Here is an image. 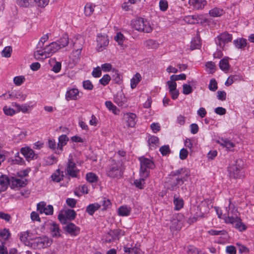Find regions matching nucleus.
<instances>
[{
  "label": "nucleus",
  "instance_id": "obj_1",
  "mask_svg": "<svg viewBox=\"0 0 254 254\" xmlns=\"http://www.w3.org/2000/svg\"><path fill=\"white\" fill-rule=\"evenodd\" d=\"M218 217L224 220L226 224H231L234 225V227L240 231H244L247 229L246 225L242 222V220L239 216L238 214H226L222 213L218 209V208H215Z\"/></svg>",
  "mask_w": 254,
  "mask_h": 254
},
{
  "label": "nucleus",
  "instance_id": "obj_2",
  "mask_svg": "<svg viewBox=\"0 0 254 254\" xmlns=\"http://www.w3.org/2000/svg\"><path fill=\"white\" fill-rule=\"evenodd\" d=\"M243 165V160L239 159L236 160L234 164L230 165L228 169L230 177L233 179H241L244 177L245 172Z\"/></svg>",
  "mask_w": 254,
  "mask_h": 254
},
{
  "label": "nucleus",
  "instance_id": "obj_3",
  "mask_svg": "<svg viewBox=\"0 0 254 254\" xmlns=\"http://www.w3.org/2000/svg\"><path fill=\"white\" fill-rule=\"evenodd\" d=\"M79 173L80 170L77 167L75 160L71 154H70L66 163L65 174L71 178H78Z\"/></svg>",
  "mask_w": 254,
  "mask_h": 254
},
{
  "label": "nucleus",
  "instance_id": "obj_4",
  "mask_svg": "<svg viewBox=\"0 0 254 254\" xmlns=\"http://www.w3.org/2000/svg\"><path fill=\"white\" fill-rule=\"evenodd\" d=\"M107 175L112 178H120L123 174L122 164L120 162L112 161L106 171Z\"/></svg>",
  "mask_w": 254,
  "mask_h": 254
},
{
  "label": "nucleus",
  "instance_id": "obj_5",
  "mask_svg": "<svg viewBox=\"0 0 254 254\" xmlns=\"http://www.w3.org/2000/svg\"><path fill=\"white\" fill-rule=\"evenodd\" d=\"M16 3L20 7H29L34 6L45 7L48 3L49 0H15Z\"/></svg>",
  "mask_w": 254,
  "mask_h": 254
},
{
  "label": "nucleus",
  "instance_id": "obj_6",
  "mask_svg": "<svg viewBox=\"0 0 254 254\" xmlns=\"http://www.w3.org/2000/svg\"><path fill=\"white\" fill-rule=\"evenodd\" d=\"M31 246L38 249H44L49 247L52 243V241L48 237L43 236L35 238L31 240Z\"/></svg>",
  "mask_w": 254,
  "mask_h": 254
},
{
  "label": "nucleus",
  "instance_id": "obj_7",
  "mask_svg": "<svg viewBox=\"0 0 254 254\" xmlns=\"http://www.w3.org/2000/svg\"><path fill=\"white\" fill-rule=\"evenodd\" d=\"M190 171L187 168H181L172 172V176L175 177L182 184L188 180L190 176Z\"/></svg>",
  "mask_w": 254,
  "mask_h": 254
},
{
  "label": "nucleus",
  "instance_id": "obj_8",
  "mask_svg": "<svg viewBox=\"0 0 254 254\" xmlns=\"http://www.w3.org/2000/svg\"><path fill=\"white\" fill-rule=\"evenodd\" d=\"M97 46L96 50L98 52L103 51L109 45V40L106 35L98 34L96 39Z\"/></svg>",
  "mask_w": 254,
  "mask_h": 254
},
{
  "label": "nucleus",
  "instance_id": "obj_9",
  "mask_svg": "<svg viewBox=\"0 0 254 254\" xmlns=\"http://www.w3.org/2000/svg\"><path fill=\"white\" fill-rule=\"evenodd\" d=\"M232 35L227 32L221 33L217 37L216 43L221 48H223L226 44L231 42Z\"/></svg>",
  "mask_w": 254,
  "mask_h": 254
},
{
  "label": "nucleus",
  "instance_id": "obj_10",
  "mask_svg": "<svg viewBox=\"0 0 254 254\" xmlns=\"http://www.w3.org/2000/svg\"><path fill=\"white\" fill-rule=\"evenodd\" d=\"M76 214V212L74 210L67 209L64 213L59 214L58 218L62 223H65L66 220H74Z\"/></svg>",
  "mask_w": 254,
  "mask_h": 254
},
{
  "label": "nucleus",
  "instance_id": "obj_11",
  "mask_svg": "<svg viewBox=\"0 0 254 254\" xmlns=\"http://www.w3.org/2000/svg\"><path fill=\"white\" fill-rule=\"evenodd\" d=\"M114 102L120 107L127 108L128 106L127 98L123 93H118L115 95Z\"/></svg>",
  "mask_w": 254,
  "mask_h": 254
},
{
  "label": "nucleus",
  "instance_id": "obj_12",
  "mask_svg": "<svg viewBox=\"0 0 254 254\" xmlns=\"http://www.w3.org/2000/svg\"><path fill=\"white\" fill-rule=\"evenodd\" d=\"M79 97V92L78 89L76 88H67L65 95L66 101L76 100Z\"/></svg>",
  "mask_w": 254,
  "mask_h": 254
},
{
  "label": "nucleus",
  "instance_id": "obj_13",
  "mask_svg": "<svg viewBox=\"0 0 254 254\" xmlns=\"http://www.w3.org/2000/svg\"><path fill=\"white\" fill-rule=\"evenodd\" d=\"M136 115L131 113H127L124 114L123 119L126 122L127 125L131 127H133L136 124Z\"/></svg>",
  "mask_w": 254,
  "mask_h": 254
},
{
  "label": "nucleus",
  "instance_id": "obj_14",
  "mask_svg": "<svg viewBox=\"0 0 254 254\" xmlns=\"http://www.w3.org/2000/svg\"><path fill=\"white\" fill-rule=\"evenodd\" d=\"M189 3L195 10H201L207 4L206 0H189Z\"/></svg>",
  "mask_w": 254,
  "mask_h": 254
},
{
  "label": "nucleus",
  "instance_id": "obj_15",
  "mask_svg": "<svg viewBox=\"0 0 254 254\" xmlns=\"http://www.w3.org/2000/svg\"><path fill=\"white\" fill-rule=\"evenodd\" d=\"M167 84L168 86L169 92L173 100L178 98L179 95V91L177 89V83L172 81H167Z\"/></svg>",
  "mask_w": 254,
  "mask_h": 254
},
{
  "label": "nucleus",
  "instance_id": "obj_16",
  "mask_svg": "<svg viewBox=\"0 0 254 254\" xmlns=\"http://www.w3.org/2000/svg\"><path fill=\"white\" fill-rule=\"evenodd\" d=\"M64 230L67 232L71 236H77L79 233L80 229L72 223H68L64 227Z\"/></svg>",
  "mask_w": 254,
  "mask_h": 254
},
{
  "label": "nucleus",
  "instance_id": "obj_17",
  "mask_svg": "<svg viewBox=\"0 0 254 254\" xmlns=\"http://www.w3.org/2000/svg\"><path fill=\"white\" fill-rule=\"evenodd\" d=\"M155 168L154 162L147 158H144V178L149 176L150 170Z\"/></svg>",
  "mask_w": 254,
  "mask_h": 254
},
{
  "label": "nucleus",
  "instance_id": "obj_18",
  "mask_svg": "<svg viewBox=\"0 0 254 254\" xmlns=\"http://www.w3.org/2000/svg\"><path fill=\"white\" fill-rule=\"evenodd\" d=\"M122 233V231L119 229H114L110 231L106 236V242H111L116 239H119V236L123 235L121 234Z\"/></svg>",
  "mask_w": 254,
  "mask_h": 254
},
{
  "label": "nucleus",
  "instance_id": "obj_19",
  "mask_svg": "<svg viewBox=\"0 0 254 254\" xmlns=\"http://www.w3.org/2000/svg\"><path fill=\"white\" fill-rule=\"evenodd\" d=\"M82 49V44H81L77 49L73 50L71 53L70 56V59L74 64H77L79 62L80 59Z\"/></svg>",
  "mask_w": 254,
  "mask_h": 254
},
{
  "label": "nucleus",
  "instance_id": "obj_20",
  "mask_svg": "<svg viewBox=\"0 0 254 254\" xmlns=\"http://www.w3.org/2000/svg\"><path fill=\"white\" fill-rule=\"evenodd\" d=\"M45 48L50 57L60 49L57 42H53Z\"/></svg>",
  "mask_w": 254,
  "mask_h": 254
},
{
  "label": "nucleus",
  "instance_id": "obj_21",
  "mask_svg": "<svg viewBox=\"0 0 254 254\" xmlns=\"http://www.w3.org/2000/svg\"><path fill=\"white\" fill-rule=\"evenodd\" d=\"M131 211V208L127 205H123L120 206L118 209V215L122 217H127L130 215Z\"/></svg>",
  "mask_w": 254,
  "mask_h": 254
},
{
  "label": "nucleus",
  "instance_id": "obj_22",
  "mask_svg": "<svg viewBox=\"0 0 254 254\" xmlns=\"http://www.w3.org/2000/svg\"><path fill=\"white\" fill-rule=\"evenodd\" d=\"M21 153L27 160L33 159L35 156L34 151L28 147L21 148Z\"/></svg>",
  "mask_w": 254,
  "mask_h": 254
},
{
  "label": "nucleus",
  "instance_id": "obj_23",
  "mask_svg": "<svg viewBox=\"0 0 254 254\" xmlns=\"http://www.w3.org/2000/svg\"><path fill=\"white\" fill-rule=\"evenodd\" d=\"M46 52L47 51L45 50V48H39V49L35 51L34 53L35 58L37 60H44L50 57L49 55Z\"/></svg>",
  "mask_w": 254,
  "mask_h": 254
},
{
  "label": "nucleus",
  "instance_id": "obj_24",
  "mask_svg": "<svg viewBox=\"0 0 254 254\" xmlns=\"http://www.w3.org/2000/svg\"><path fill=\"white\" fill-rule=\"evenodd\" d=\"M223 213L232 214L239 213L237 208L235 207V204L232 202L230 199L228 200V204H226L225 211Z\"/></svg>",
  "mask_w": 254,
  "mask_h": 254
},
{
  "label": "nucleus",
  "instance_id": "obj_25",
  "mask_svg": "<svg viewBox=\"0 0 254 254\" xmlns=\"http://www.w3.org/2000/svg\"><path fill=\"white\" fill-rule=\"evenodd\" d=\"M68 140V138L65 134H63L59 137V142L57 144V147L58 150H59L60 153L63 151V147L66 144Z\"/></svg>",
  "mask_w": 254,
  "mask_h": 254
},
{
  "label": "nucleus",
  "instance_id": "obj_26",
  "mask_svg": "<svg viewBox=\"0 0 254 254\" xmlns=\"http://www.w3.org/2000/svg\"><path fill=\"white\" fill-rule=\"evenodd\" d=\"M218 143L227 149L231 150L235 146V144L227 139L220 138L217 140Z\"/></svg>",
  "mask_w": 254,
  "mask_h": 254
},
{
  "label": "nucleus",
  "instance_id": "obj_27",
  "mask_svg": "<svg viewBox=\"0 0 254 254\" xmlns=\"http://www.w3.org/2000/svg\"><path fill=\"white\" fill-rule=\"evenodd\" d=\"M100 207L101 205L98 203L90 204L87 206L86 211L89 215L92 216Z\"/></svg>",
  "mask_w": 254,
  "mask_h": 254
},
{
  "label": "nucleus",
  "instance_id": "obj_28",
  "mask_svg": "<svg viewBox=\"0 0 254 254\" xmlns=\"http://www.w3.org/2000/svg\"><path fill=\"white\" fill-rule=\"evenodd\" d=\"M143 24V18L141 17H138L131 21V26L134 29L139 31H143L141 26Z\"/></svg>",
  "mask_w": 254,
  "mask_h": 254
},
{
  "label": "nucleus",
  "instance_id": "obj_29",
  "mask_svg": "<svg viewBox=\"0 0 254 254\" xmlns=\"http://www.w3.org/2000/svg\"><path fill=\"white\" fill-rule=\"evenodd\" d=\"M26 179L24 178H13L11 185L13 187H22L26 185Z\"/></svg>",
  "mask_w": 254,
  "mask_h": 254
},
{
  "label": "nucleus",
  "instance_id": "obj_30",
  "mask_svg": "<svg viewBox=\"0 0 254 254\" xmlns=\"http://www.w3.org/2000/svg\"><path fill=\"white\" fill-rule=\"evenodd\" d=\"M64 177V172L57 169L51 176L52 180L56 182H60Z\"/></svg>",
  "mask_w": 254,
  "mask_h": 254
},
{
  "label": "nucleus",
  "instance_id": "obj_31",
  "mask_svg": "<svg viewBox=\"0 0 254 254\" xmlns=\"http://www.w3.org/2000/svg\"><path fill=\"white\" fill-rule=\"evenodd\" d=\"M13 106L15 107L17 112H21L23 113H27L29 109L32 107V106H30L27 104L19 105L17 103H15Z\"/></svg>",
  "mask_w": 254,
  "mask_h": 254
},
{
  "label": "nucleus",
  "instance_id": "obj_32",
  "mask_svg": "<svg viewBox=\"0 0 254 254\" xmlns=\"http://www.w3.org/2000/svg\"><path fill=\"white\" fill-rule=\"evenodd\" d=\"M106 107L109 111L112 112L115 115H119L120 110L110 101H107L105 103Z\"/></svg>",
  "mask_w": 254,
  "mask_h": 254
},
{
  "label": "nucleus",
  "instance_id": "obj_33",
  "mask_svg": "<svg viewBox=\"0 0 254 254\" xmlns=\"http://www.w3.org/2000/svg\"><path fill=\"white\" fill-rule=\"evenodd\" d=\"M56 42H58L59 46L61 48H64L68 44V36L67 34H64L61 38Z\"/></svg>",
  "mask_w": 254,
  "mask_h": 254
},
{
  "label": "nucleus",
  "instance_id": "obj_34",
  "mask_svg": "<svg viewBox=\"0 0 254 254\" xmlns=\"http://www.w3.org/2000/svg\"><path fill=\"white\" fill-rule=\"evenodd\" d=\"M224 13V11L223 9L214 7L210 9L209 11V14L210 16L216 17L222 16Z\"/></svg>",
  "mask_w": 254,
  "mask_h": 254
},
{
  "label": "nucleus",
  "instance_id": "obj_35",
  "mask_svg": "<svg viewBox=\"0 0 254 254\" xmlns=\"http://www.w3.org/2000/svg\"><path fill=\"white\" fill-rule=\"evenodd\" d=\"M220 68L225 71L227 72L229 70L230 65L229 64V58H225L220 60L219 62Z\"/></svg>",
  "mask_w": 254,
  "mask_h": 254
},
{
  "label": "nucleus",
  "instance_id": "obj_36",
  "mask_svg": "<svg viewBox=\"0 0 254 254\" xmlns=\"http://www.w3.org/2000/svg\"><path fill=\"white\" fill-rule=\"evenodd\" d=\"M233 43L235 46L239 49H244L247 46V40L243 38L235 40Z\"/></svg>",
  "mask_w": 254,
  "mask_h": 254
},
{
  "label": "nucleus",
  "instance_id": "obj_37",
  "mask_svg": "<svg viewBox=\"0 0 254 254\" xmlns=\"http://www.w3.org/2000/svg\"><path fill=\"white\" fill-rule=\"evenodd\" d=\"M95 5L92 3H87L84 6V14L86 16H91L94 11Z\"/></svg>",
  "mask_w": 254,
  "mask_h": 254
},
{
  "label": "nucleus",
  "instance_id": "obj_38",
  "mask_svg": "<svg viewBox=\"0 0 254 254\" xmlns=\"http://www.w3.org/2000/svg\"><path fill=\"white\" fill-rule=\"evenodd\" d=\"M148 144L150 149L155 148L159 145V138L155 136H151L148 139Z\"/></svg>",
  "mask_w": 254,
  "mask_h": 254
},
{
  "label": "nucleus",
  "instance_id": "obj_39",
  "mask_svg": "<svg viewBox=\"0 0 254 254\" xmlns=\"http://www.w3.org/2000/svg\"><path fill=\"white\" fill-rule=\"evenodd\" d=\"M174 204L175 205V209L179 210L183 207L184 200L182 198L174 196Z\"/></svg>",
  "mask_w": 254,
  "mask_h": 254
},
{
  "label": "nucleus",
  "instance_id": "obj_40",
  "mask_svg": "<svg viewBox=\"0 0 254 254\" xmlns=\"http://www.w3.org/2000/svg\"><path fill=\"white\" fill-rule=\"evenodd\" d=\"M141 79L139 73H136L130 80V86L132 89L134 88Z\"/></svg>",
  "mask_w": 254,
  "mask_h": 254
},
{
  "label": "nucleus",
  "instance_id": "obj_41",
  "mask_svg": "<svg viewBox=\"0 0 254 254\" xmlns=\"http://www.w3.org/2000/svg\"><path fill=\"white\" fill-rule=\"evenodd\" d=\"M171 179V180L168 183V188L171 190H174L178 185L181 183L178 180V179L174 176Z\"/></svg>",
  "mask_w": 254,
  "mask_h": 254
},
{
  "label": "nucleus",
  "instance_id": "obj_42",
  "mask_svg": "<svg viewBox=\"0 0 254 254\" xmlns=\"http://www.w3.org/2000/svg\"><path fill=\"white\" fill-rule=\"evenodd\" d=\"M180 225L181 222L178 219L173 218L171 220V224L170 226V229L172 231L179 229L180 228H181Z\"/></svg>",
  "mask_w": 254,
  "mask_h": 254
},
{
  "label": "nucleus",
  "instance_id": "obj_43",
  "mask_svg": "<svg viewBox=\"0 0 254 254\" xmlns=\"http://www.w3.org/2000/svg\"><path fill=\"white\" fill-rule=\"evenodd\" d=\"M98 179V176L92 172H89L86 174V179L89 183H92L97 182Z\"/></svg>",
  "mask_w": 254,
  "mask_h": 254
},
{
  "label": "nucleus",
  "instance_id": "obj_44",
  "mask_svg": "<svg viewBox=\"0 0 254 254\" xmlns=\"http://www.w3.org/2000/svg\"><path fill=\"white\" fill-rule=\"evenodd\" d=\"M20 240L24 242L25 245H31V242L29 241V240H31V238L29 233L25 232L22 233L20 237Z\"/></svg>",
  "mask_w": 254,
  "mask_h": 254
},
{
  "label": "nucleus",
  "instance_id": "obj_45",
  "mask_svg": "<svg viewBox=\"0 0 254 254\" xmlns=\"http://www.w3.org/2000/svg\"><path fill=\"white\" fill-rule=\"evenodd\" d=\"M48 147L57 154H60V151L58 150L57 144L54 139H49L48 142Z\"/></svg>",
  "mask_w": 254,
  "mask_h": 254
},
{
  "label": "nucleus",
  "instance_id": "obj_46",
  "mask_svg": "<svg viewBox=\"0 0 254 254\" xmlns=\"http://www.w3.org/2000/svg\"><path fill=\"white\" fill-rule=\"evenodd\" d=\"M10 234L8 229L4 228L3 229H0V237L1 240L6 241L10 237Z\"/></svg>",
  "mask_w": 254,
  "mask_h": 254
},
{
  "label": "nucleus",
  "instance_id": "obj_47",
  "mask_svg": "<svg viewBox=\"0 0 254 254\" xmlns=\"http://www.w3.org/2000/svg\"><path fill=\"white\" fill-rule=\"evenodd\" d=\"M240 79V77L237 75H230L227 79L225 83V85L227 86H229L232 85L235 81L238 80Z\"/></svg>",
  "mask_w": 254,
  "mask_h": 254
},
{
  "label": "nucleus",
  "instance_id": "obj_48",
  "mask_svg": "<svg viewBox=\"0 0 254 254\" xmlns=\"http://www.w3.org/2000/svg\"><path fill=\"white\" fill-rule=\"evenodd\" d=\"M186 78V75L184 73H182L179 75H172L170 77V80L168 81L176 82V81L179 80H185Z\"/></svg>",
  "mask_w": 254,
  "mask_h": 254
},
{
  "label": "nucleus",
  "instance_id": "obj_49",
  "mask_svg": "<svg viewBox=\"0 0 254 254\" xmlns=\"http://www.w3.org/2000/svg\"><path fill=\"white\" fill-rule=\"evenodd\" d=\"M201 45V41L198 38L194 39L191 41L190 49L191 50L199 49Z\"/></svg>",
  "mask_w": 254,
  "mask_h": 254
},
{
  "label": "nucleus",
  "instance_id": "obj_50",
  "mask_svg": "<svg viewBox=\"0 0 254 254\" xmlns=\"http://www.w3.org/2000/svg\"><path fill=\"white\" fill-rule=\"evenodd\" d=\"M208 233L212 236L225 235L227 234V232L224 230H216L211 229L208 231Z\"/></svg>",
  "mask_w": 254,
  "mask_h": 254
},
{
  "label": "nucleus",
  "instance_id": "obj_51",
  "mask_svg": "<svg viewBox=\"0 0 254 254\" xmlns=\"http://www.w3.org/2000/svg\"><path fill=\"white\" fill-rule=\"evenodd\" d=\"M115 40L120 45H122L125 39V36L121 32H118L114 38Z\"/></svg>",
  "mask_w": 254,
  "mask_h": 254
},
{
  "label": "nucleus",
  "instance_id": "obj_52",
  "mask_svg": "<svg viewBox=\"0 0 254 254\" xmlns=\"http://www.w3.org/2000/svg\"><path fill=\"white\" fill-rule=\"evenodd\" d=\"M12 53V48L10 46L5 47L1 52L2 56L5 58H9Z\"/></svg>",
  "mask_w": 254,
  "mask_h": 254
},
{
  "label": "nucleus",
  "instance_id": "obj_53",
  "mask_svg": "<svg viewBox=\"0 0 254 254\" xmlns=\"http://www.w3.org/2000/svg\"><path fill=\"white\" fill-rule=\"evenodd\" d=\"M51 229L52 232V235L53 237H58L60 235V228L57 224L53 223Z\"/></svg>",
  "mask_w": 254,
  "mask_h": 254
},
{
  "label": "nucleus",
  "instance_id": "obj_54",
  "mask_svg": "<svg viewBox=\"0 0 254 254\" xmlns=\"http://www.w3.org/2000/svg\"><path fill=\"white\" fill-rule=\"evenodd\" d=\"M100 205L101 206H102L103 207L102 210H105L111 206V202L109 199L104 198L101 201Z\"/></svg>",
  "mask_w": 254,
  "mask_h": 254
},
{
  "label": "nucleus",
  "instance_id": "obj_55",
  "mask_svg": "<svg viewBox=\"0 0 254 254\" xmlns=\"http://www.w3.org/2000/svg\"><path fill=\"white\" fill-rule=\"evenodd\" d=\"M25 80V78L23 76H15L13 78V82L17 86L21 85Z\"/></svg>",
  "mask_w": 254,
  "mask_h": 254
},
{
  "label": "nucleus",
  "instance_id": "obj_56",
  "mask_svg": "<svg viewBox=\"0 0 254 254\" xmlns=\"http://www.w3.org/2000/svg\"><path fill=\"white\" fill-rule=\"evenodd\" d=\"M111 80V77L108 74H105L99 80V82L103 86H106L109 83Z\"/></svg>",
  "mask_w": 254,
  "mask_h": 254
},
{
  "label": "nucleus",
  "instance_id": "obj_57",
  "mask_svg": "<svg viewBox=\"0 0 254 254\" xmlns=\"http://www.w3.org/2000/svg\"><path fill=\"white\" fill-rule=\"evenodd\" d=\"M146 45L149 49H156L158 46V43L155 40H149L146 42Z\"/></svg>",
  "mask_w": 254,
  "mask_h": 254
},
{
  "label": "nucleus",
  "instance_id": "obj_58",
  "mask_svg": "<svg viewBox=\"0 0 254 254\" xmlns=\"http://www.w3.org/2000/svg\"><path fill=\"white\" fill-rule=\"evenodd\" d=\"M3 111L4 113L7 116H13L14 115L16 112V110L15 111L13 109L8 107L7 106H5L3 108Z\"/></svg>",
  "mask_w": 254,
  "mask_h": 254
},
{
  "label": "nucleus",
  "instance_id": "obj_59",
  "mask_svg": "<svg viewBox=\"0 0 254 254\" xmlns=\"http://www.w3.org/2000/svg\"><path fill=\"white\" fill-rule=\"evenodd\" d=\"M208 88L210 90L212 91H215L217 89V83L215 79H212L210 80L208 85Z\"/></svg>",
  "mask_w": 254,
  "mask_h": 254
},
{
  "label": "nucleus",
  "instance_id": "obj_60",
  "mask_svg": "<svg viewBox=\"0 0 254 254\" xmlns=\"http://www.w3.org/2000/svg\"><path fill=\"white\" fill-rule=\"evenodd\" d=\"M9 183L8 178L3 175H0V185L3 187H5Z\"/></svg>",
  "mask_w": 254,
  "mask_h": 254
},
{
  "label": "nucleus",
  "instance_id": "obj_61",
  "mask_svg": "<svg viewBox=\"0 0 254 254\" xmlns=\"http://www.w3.org/2000/svg\"><path fill=\"white\" fill-rule=\"evenodd\" d=\"M192 92V87L189 84H184L183 85V93L185 95L190 94Z\"/></svg>",
  "mask_w": 254,
  "mask_h": 254
},
{
  "label": "nucleus",
  "instance_id": "obj_62",
  "mask_svg": "<svg viewBox=\"0 0 254 254\" xmlns=\"http://www.w3.org/2000/svg\"><path fill=\"white\" fill-rule=\"evenodd\" d=\"M49 34H46L43 35L40 39V41L39 42L37 48H42L44 45V44L45 42H46L49 39Z\"/></svg>",
  "mask_w": 254,
  "mask_h": 254
},
{
  "label": "nucleus",
  "instance_id": "obj_63",
  "mask_svg": "<svg viewBox=\"0 0 254 254\" xmlns=\"http://www.w3.org/2000/svg\"><path fill=\"white\" fill-rule=\"evenodd\" d=\"M101 70L102 69L100 66L94 68L92 72V76L96 78L99 77L101 75Z\"/></svg>",
  "mask_w": 254,
  "mask_h": 254
},
{
  "label": "nucleus",
  "instance_id": "obj_64",
  "mask_svg": "<svg viewBox=\"0 0 254 254\" xmlns=\"http://www.w3.org/2000/svg\"><path fill=\"white\" fill-rule=\"evenodd\" d=\"M159 7L161 11H165L168 7V2L166 0H161L159 1Z\"/></svg>",
  "mask_w": 254,
  "mask_h": 254
}]
</instances>
